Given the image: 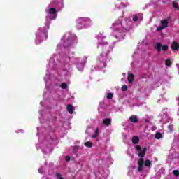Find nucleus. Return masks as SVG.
<instances>
[{"label": "nucleus", "mask_w": 179, "mask_h": 179, "mask_svg": "<svg viewBox=\"0 0 179 179\" xmlns=\"http://www.w3.org/2000/svg\"><path fill=\"white\" fill-rule=\"evenodd\" d=\"M64 8V0H54L51 2L47 8L45 12L47 13L46 22L45 26L46 28H40L36 33V44H41L44 40H47V31L50 29V24L51 22L50 20H55L58 16V10Z\"/></svg>", "instance_id": "f257e3e1"}, {"label": "nucleus", "mask_w": 179, "mask_h": 179, "mask_svg": "<svg viewBox=\"0 0 179 179\" xmlns=\"http://www.w3.org/2000/svg\"><path fill=\"white\" fill-rule=\"evenodd\" d=\"M98 38V45L97 48H101L102 52L100 54L98 57V66L99 69H103V68H106L107 65V59H108V54L113 51V48L114 46L113 45H110L107 43V42L104 41V38H106V36L100 34L97 36Z\"/></svg>", "instance_id": "f03ea898"}, {"label": "nucleus", "mask_w": 179, "mask_h": 179, "mask_svg": "<svg viewBox=\"0 0 179 179\" xmlns=\"http://www.w3.org/2000/svg\"><path fill=\"white\" fill-rule=\"evenodd\" d=\"M132 24V21L130 19L124 20V22L121 21V19L116 20L110 29L113 30V36L115 38H123L125 36L126 31L129 30V26Z\"/></svg>", "instance_id": "7ed1b4c3"}, {"label": "nucleus", "mask_w": 179, "mask_h": 179, "mask_svg": "<svg viewBox=\"0 0 179 179\" xmlns=\"http://www.w3.org/2000/svg\"><path fill=\"white\" fill-rule=\"evenodd\" d=\"M71 55H73V52H66V54L62 57L59 64H58L61 69H62L64 72H66V75L69 73L68 71L69 68H71Z\"/></svg>", "instance_id": "20e7f679"}, {"label": "nucleus", "mask_w": 179, "mask_h": 179, "mask_svg": "<svg viewBox=\"0 0 179 179\" xmlns=\"http://www.w3.org/2000/svg\"><path fill=\"white\" fill-rule=\"evenodd\" d=\"M93 24V22L90 17H79L76 20V27L78 30L90 27Z\"/></svg>", "instance_id": "39448f33"}, {"label": "nucleus", "mask_w": 179, "mask_h": 179, "mask_svg": "<svg viewBox=\"0 0 179 179\" xmlns=\"http://www.w3.org/2000/svg\"><path fill=\"white\" fill-rule=\"evenodd\" d=\"M75 36L72 35L71 33L65 34V35L62 37V41L63 42L64 47H71L73 44V41H75Z\"/></svg>", "instance_id": "423d86ee"}, {"label": "nucleus", "mask_w": 179, "mask_h": 179, "mask_svg": "<svg viewBox=\"0 0 179 179\" xmlns=\"http://www.w3.org/2000/svg\"><path fill=\"white\" fill-rule=\"evenodd\" d=\"M86 58L80 59L79 58L74 59V63L76 65V68L78 71H80V72H82L85 68V65H86Z\"/></svg>", "instance_id": "0eeeda50"}, {"label": "nucleus", "mask_w": 179, "mask_h": 179, "mask_svg": "<svg viewBox=\"0 0 179 179\" xmlns=\"http://www.w3.org/2000/svg\"><path fill=\"white\" fill-rule=\"evenodd\" d=\"M143 164L144 166H145V167H150V166H152V162H150V160L148 159L145 161L143 158L140 159L138 161V171H142Z\"/></svg>", "instance_id": "6e6552de"}, {"label": "nucleus", "mask_w": 179, "mask_h": 179, "mask_svg": "<svg viewBox=\"0 0 179 179\" xmlns=\"http://www.w3.org/2000/svg\"><path fill=\"white\" fill-rule=\"evenodd\" d=\"M48 148V141H43L42 143H38L36 145V149H41L43 153L45 155L47 153V149Z\"/></svg>", "instance_id": "1a4fd4ad"}, {"label": "nucleus", "mask_w": 179, "mask_h": 179, "mask_svg": "<svg viewBox=\"0 0 179 179\" xmlns=\"http://www.w3.org/2000/svg\"><path fill=\"white\" fill-rule=\"evenodd\" d=\"M169 26V21L167 20H164L161 21V25H159L157 29V31H162L164 29H166Z\"/></svg>", "instance_id": "9d476101"}, {"label": "nucleus", "mask_w": 179, "mask_h": 179, "mask_svg": "<svg viewBox=\"0 0 179 179\" xmlns=\"http://www.w3.org/2000/svg\"><path fill=\"white\" fill-rule=\"evenodd\" d=\"M148 41H143L141 43L138 44V48H141L142 51H146L148 50Z\"/></svg>", "instance_id": "9b49d317"}, {"label": "nucleus", "mask_w": 179, "mask_h": 179, "mask_svg": "<svg viewBox=\"0 0 179 179\" xmlns=\"http://www.w3.org/2000/svg\"><path fill=\"white\" fill-rule=\"evenodd\" d=\"M142 20H143L142 14H136L133 15V22H142Z\"/></svg>", "instance_id": "f8f14e48"}, {"label": "nucleus", "mask_w": 179, "mask_h": 179, "mask_svg": "<svg viewBox=\"0 0 179 179\" xmlns=\"http://www.w3.org/2000/svg\"><path fill=\"white\" fill-rule=\"evenodd\" d=\"M171 48L173 51H177V50H179V43H178V42L173 41L171 43Z\"/></svg>", "instance_id": "ddd939ff"}, {"label": "nucleus", "mask_w": 179, "mask_h": 179, "mask_svg": "<svg viewBox=\"0 0 179 179\" xmlns=\"http://www.w3.org/2000/svg\"><path fill=\"white\" fill-rule=\"evenodd\" d=\"M130 122H133V124H136L138 122V116L136 115H131L129 118Z\"/></svg>", "instance_id": "4468645a"}, {"label": "nucleus", "mask_w": 179, "mask_h": 179, "mask_svg": "<svg viewBox=\"0 0 179 179\" xmlns=\"http://www.w3.org/2000/svg\"><path fill=\"white\" fill-rule=\"evenodd\" d=\"M55 65H58V64H55V62L52 59V58H51L49 62L48 69H50V68H51L52 69H54V68H55Z\"/></svg>", "instance_id": "2eb2a0df"}, {"label": "nucleus", "mask_w": 179, "mask_h": 179, "mask_svg": "<svg viewBox=\"0 0 179 179\" xmlns=\"http://www.w3.org/2000/svg\"><path fill=\"white\" fill-rule=\"evenodd\" d=\"M146 150H148V148H144L143 150L140 151V152L138 153V156L139 157H141V159H143L145 157V155L146 154Z\"/></svg>", "instance_id": "dca6fc26"}, {"label": "nucleus", "mask_w": 179, "mask_h": 179, "mask_svg": "<svg viewBox=\"0 0 179 179\" xmlns=\"http://www.w3.org/2000/svg\"><path fill=\"white\" fill-rule=\"evenodd\" d=\"M155 48L158 51V52H160L162 51V43H157L154 45Z\"/></svg>", "instance_id": "f3484780"}, {"label": "nucleus", "mask_w": 179, "mask_h": 179, "mask_svg": "<svg viewBox=\"0 0 179 179\" xmlns=\"http://www.w3.org/2000/svg\"><path fill=\"white\" fill-rule=\"evenodd\" d=\"M131 141L134 145H136L137 143H139V137H138V136H133Z\"/></svg>", "instance_id": "a211bd4d"}, {"label": "nucleus", "mask_w": 179, "mask_h": 179, "mask_svg": "<svg viewBox=\"0 0 179 179\" xmlns=\"http://www.w3.org/2000/svg\"><path fill=\"white\" fill-rule=\"evenodd\" d=\"M73 110H75V108H73V106H72V105L67 106V110L69 111V114H73Z\"/></svg>", "instance_id": "6ab92c4d"}, {"label": "nucleus", "mask_w": 179, "mask_h": 179, "mask_svg": "<svg viewBox=\"0 0 179 179\" xmlns=\"http://www.w3.org/2000/svg\"><path fill=\"white\" fill-rule=\"evenodd\" d=\"M103 125H110L111 124V119H104L103 120Z\"/></svg>", "instance_id": "aec40b11"}, {"label": "nucleus", "mask_w": 179, "mask_h": 179, "mask_svg": "<svg viewBox=\"0 0 179 179\" xmlns=\"http://www.w3.org/2000/svg\"><path fill=\"white\" fill-rule=\"evenodd\" d=\"M134 79H135V77L134 76V74L129 75V76H128L129 83H132V82H134Z\"/></svg>", "instance_id": "412c9836"}, {"label": "nucleus", "mask_w": 179, "mask_h": 179, "mask_svg": "<svg viewBox=\"0 0 179 179\" xmlns=\"http://www.w3.org/2000/svg\"><path fill=\"white\" fill-rule=\"evenodd\" d=\"M97 136H99V128L96 129L95 133L91 136V138H92V139H94L97 138Z\"/></svg>", "instance_id": "4be33fe9"}, {"label": "nucleus", "mask_w": 179, "mask_h": 179, "mask_svg": "<svg viewBox=\"0 0 179 179\" xmlns=\"http://www.w3.org/2000/svg\"><path fill=\"white\" fill-rule=\"evenodd\" d=\"M161 122H162L163 124H166L168 121V118H167V116L165 115H163L162 116V120H160Z\"/></svg>", "instance_id": "5701e85b"}, {"label": "nucleus", "mask_w": 179, "mask_h": 179, "mask_svg": "<svg viewBox=\"0 0 179 179\" xmlns=\"http://www.w3.org/2000/svg\"><path fill=\"white\" fill-rule=\"evenodd\" d=\"M162 138H163V135H162V133L157 132L155 134V139H162Z\"/></svg>", "instance_id": "b1692460"}, {"label": "nucleus", "mask_w": 179, "mask_h": 179, "mask_svg": "<svg viewBox=\"0 0 179 179\" xmlns=\"http://www.w3.org/2000/svg\"><path fill=\"white\" fill-rule=\"evenodd\" d=\"M85 146H86V148H92L93 147V143H92V142L87 141L85 142L84 143Z\"/></svg>", "instance_id": "393cba45"}, {"label": "nucleus", "mask_w": 179, "mask_h": 179, "mask_svg": "<svg viewBox=\"0 0 179 179\" xmlns=\"http://www.w3.org/2000/svg\"><path fill=\"white\" fill-rule=\"evenodd\" d=\"M60 87L62 89H66V87H68V85L66 84V83H62Z\"/></svg>", "instance_id": "a878e982"}, {"label": "nucleus", "mask_w": 179, "mask_h": 179, "mask_svg": "<svg viewBox=\"0 0 179 179\" xmlns=\"http://www.w3.org/2000/svg\"><path fill=\"white\" fill-rule=\"evenodd\" d=\"M55 176L57 179H64V178H62V175H61L59 173H56Z\"/></svg>", "instance_id": "bb28decb"}, {"label": "nucleus", "mask_w": 179, "mask_h": 179, "mask_svg": "<svg viewBox=\"0 0 179 179\" xmlns=\"http://www.w3.org/2000/svg\"><path fill=\"white\" fill-rule=\"evenodd\" d=\"M171 64V61L169 59L166 60L165 65H166V66H170Z\"/></svg>", "instance_id": "cd10ccee"}, {"label": "nucleus", "mask_w": 179, "mask_h": 179, "mask_svg": "<svg viewBox=\"0 0 179 179\" xmlns=\"http://www.w3.org/2000/svg\"><path fill=\"white\" fill-rule=\"evenodd\" d=\"M173 174L174 176H176L177 177H178V176H179V171L178 170H173Z\"/></svg>", "instance_id": "c85d7f7f"}, {"label": "nucleus", "mask_w": 179, "mask_h": 179, "mask_svg": "<svg viewBox=\"0 0 179 179\" xmlns=\"http://www.w3.org/2000/svg\"><path fill=\"white\" fill-rule=\"evenodd\" d=\"M167 50H169V46L166 45H164L162 46V50L163 51H167Z\"/></svg>", "instance_id": "c756f323"}, {"label": "nucleus", "mask_w": 179, "mask_h": 179, "mask_svg": "<svg viewBox=\"0 0 179 179\" xmlns=\"http://www.w3.org/2000/svg\"><path fill=\"white\" fill-rule=\"evenodd\" d=\"M113 96H114V95L113 94V93H108L107 95V99H113Z\"/></svg>", "instance_id": "7c9ffc66"}, {"label": "nucleus", "mask_w": 179, "mask_h": 179, "mask_svg": "<svg viewBox=\"0 0 179 179\" xmlns=\"http://www.w3.org/2000/svg\"><path fill=\"white\" fill-rule=\"evenodd\" d=\"M128 89V86H127V85H123L122 87V92H127V90Z\"/></svg>", "instance_id": "2f4dec72"}, {"label": "nucleus", "mask_w": 179, "mask_h": 179, "mask_svg": "<svg viewBox=\"0 0 179 179\" xmlns=\"http://www.w3.org/2000/svg\"><path fill=\"white\" fill-rule=\"evenodd\" d=\"M173 128H174V127L171 124L168 126V129H169L170 132H173Z\"/></svg>", "instance_id": "473e14b6"}, {"label": "nucleus", "mask_w": 179, "mask_h": 179, "mask_svg": "<svg viewBox=\"0 0 179 179\" xmlns=\"http://www.w3.org/2000/svg\"><path fill=\"white\" fill-rule=\"evenodd\" d=\"M49 79H50V76L48 75V73H46V76L44 78V80L47 82V80H48Z\"/></svg>", "instance_id": "72a5a7b5"}, {"label": "nucleus", "mask_w": 179, "mask_h": 179, "mask_svg": "<svg viewBox=\"0 0 179 179\" xmlns=\"http://www.w3.org/2000/svg\"><path fill=\"white\" fill-rule=\"evenodd\" d=\"M38 171H39L40 174H43V173H44V167H41L38 169Z\"/></svg>", "instance_id": "f704fd0d"}, {"label": "nucleus", "mask_w": 179, "mask_h": 179, "mask_svg": "<svg viewBox=\"0 0 179 179\" xmlns=\"http://www.w3.org/2000/svg\"><path fill=\"white\" fill-rule=\"evenodd\" d=\"M172 5H173V8H178V4L176 2H173Z\"/></svg>", "instance_id": "c9c22d12"}, {"label": "nucleus", "mask_w": 179, "mask_h": 179, "mask_svg": "<svg viewBox=\"0 0 179 179\" xmlns=\"http://www.w3.org/2000/svg\"><path fill=\"white\" fill-rule=\"evenodd\" d=\"M135 149H136V150H141V146L136 145V146L135 147Z\"/></svg>", "instance_id": "e433bc0d"}, {"label": "nucleus", "mask_w": 179, "mask_h": 179, "mask_svg": "<svg viewBox=\"0 0 179 179\" xmlns=\"http://www.w3.org/2000/svg\"><path fill=\"white\" fill-rule=\"evenodd\" d=\"M71 160V157L69 156L66 157V162H69Z\"/></svg>", "instance_id": "4c0bfd02"}, {"label": "nucleus", "mask_w": 179, "mask_h": 179, "mask_svg": "<svg viewBox=\"0 0 179 179\" xmlns=\"http://www.w3.org/2000/svg\"><path fill=\"white\" fill-rule=\"evenodd\" d=\"M59 48H61V45H58L57 47V50H59Z\"/></svg>", "instance_id": "58836bf2"}, {"label": "nucleus", "mask_w": 179, "mask_h": 179, "mask_svg": "<svg viewBox=\"0 0 179 179\" xmlns=\"http://www.w3.org/2000/svg\"><path fill=\"white\" fill-rule=\"evenodd\" d=\"M17 132H23V130L20 129V130H17Z\"/></svg>", "instance_id": "ea45409f"}, {"label": "nucleus", "mask_w": 179, "mask_h": 179, "mask_svg": "<svg viewBox=\"0 0 179 179\" xmlns=\"http://www.w3.org/2000/svg\"><path fill=\"white\" fill-rule=\"evenodd\" d=\"M136 55V52H134V54L133 55V57H135Z\"/></svg>", "instance_id": "a19ab883"}, {"label": "nucleus", "mask_w": 179, "mask_h": 179, "mask_svg": "<svg viewBox=\"0 0 179 179\" xmlns=\"http://www.w3.org/2000/svg\"><path fill=\"white\" fill-rule=\"evenodd\" d=\"M122 6H124L123 3H121Z\"/></svg>", "instance_id": "79ce46f5"}, {"label": "nucleus", "mask_w": 179, "mask_h": 179, "mask_svg": "<svg viewBox=\"0 0 179 179\" xmlns=\"http://www.w3.org/2000/svg\"><path fill=\"white\" fill-rule=\"evenodd\" d=\"M176 66H179V64H176Z\"/></svg>", "instance_id": "37998d69"}, {"label": "nucleus", "mask_w": 179, "mask_h": 179, "mask_svg": "<svg viewBox=\"0 0 179 179\" xmlns=\"http://www.w3.org/2000/svg\"><path fill=\"white\" fill-rule=\"evenodd\" d=\"M40 114H41V111H39Z\"/></svg>", "instance_id": "c03bdc74"}, {"label": "nucleus", "mask_w": 179, "mask_h": 179, "mask_svg": "<svg viewBox=\"0 0 179 179\" xmlns=\"http://www.w3.org/2000/svg\"><path fill=\"white\" fill-rule=\"evenodd\" d=\"M178 10H179V7H178Z\"/></svg>", "instance_id": "a18cd8bd"}, {"label": "nucleus", "mask_w": 179, "mask_h": 179, "mask_svg": "<svg viewBox=\"0 0 179 179\" xmlns=\"http://www.w3.org/2000/svg\"><path fill=\"white\" fill-rule=\"evenodd\" d=\"M176 1H179V0H176Z\"/></svg>", "instance_id": "49530a36"}, {"label": "nucleus", "mask_w": 179, "mask_h": 179, "mask_svg": "<svg viewBox=\"0 0 179 179\" xmlns=\"http://www.w3.org/2000/svg\"><path fill=\"white\" fill-rule=\"evenodd\" d=\"M178 73H179V71H178Z\"/></svg>", "instance_id": "de8ad7c7"}]
</instances>
